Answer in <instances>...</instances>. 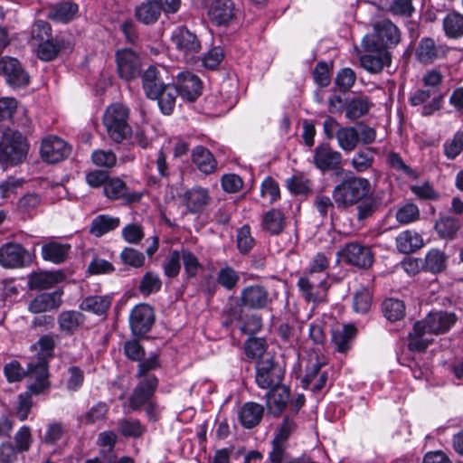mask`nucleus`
<instances>
[{
  "mask_svg": "<svg viewBox=\"0 0 463 463\" xmlns=\"http://www.w3.org/2000/svg\"><path fill=\"white\" fill-rule=\"evenodd\" d=\"M128 119L129 109L122 103H113L106 109L102 121L108 137L113 142L120 144L132 136Z\"/></svg>",
  "mask_w": 463,
  "mask_h": 463,
  "instance_id": "obj_1",
  "label": "nucleus"
},
{
  "mask_svg": "<svg viewBox=\"0 0 463 463\" xmlns=\"http://www.w3.org/2000/svg\"><path fill=\"white\" fill-rule=\"evenodd\" d=\"M371 194V184L361 176H349L343 179L333 190V198L338 206H354Z\"/></svg>",
  "mask_w": 463,
  "mask_h": 463,
  "instance_id": "obj_2",
  "label": "nucleus"
},
{
  "mask_svg": "<svg viewBox=\"0 0 463 463\" xmlns=\"http://www.w3.org/2000/svg\"><path fill=\"white\" fill-rule=\"evenodd\" d=\"M28 149L29 144L22 133L10 129L5 131L0 139V164L8 167L23 163Z\"/></svg>",
  "mask_w": 463,
  "mask_h": 463,
  "instance_id": "obj_3",
  "label": "nucleus"
},
{
  "mask_svg": "<svg viewBox=\"0 0 463 463\" xmlns=\"http://www.w3.org/2000/svg\"><path fill=\"white\" fill-rule=\"evenodd\" d=\"M29 374L34 376L35 383L29 385L28 390L19 394L18 402L15 407V415L24 421L27 419L28 414L32 408V395L39 394L47 387L48 371L47 365L44 362H38L36 364H30L28 366Z\"/></svg>",
  "mask_w": 463,
  "mask_h": 463,
  "instance_id": "obj_4",
  "label": "nucleus"
},
{
  "mask_svg": "<svg viewBox=\"0 0 463 463\" xmlns=\"http://www.w3.org/2000/svg\"><path fill=\"white\" fill-rule=\"evenodd\" d=\"M401 41L398 27L390 20H382L373 26V33L366 34L362 42L364 51H387Z\"/></svg>",
  "mask_w": 463,
  "mask_h": 463,
  "instance_id": "obj_5",
  "label": "nucleus"
},
{
  "mask_svg": "<svg viewBox=\"0 0 463 463\" xmlns=\"http://www.w3.org/2000/svg\"><path fill=\"white\" fill-rule=\"evenodd\" d=\"M255 382L261 389H271L281 384L284 377L282 368L274 362L273 356H265L255 366Z\"/></svg>",
  "mask_w": 463,
  "mask_h": 463,
  "instance_id": "obj_6",
  "label": "nucleus"
},
{
  "mask_svg": "<svg viewBox=\"0 0 463 463\" xmlns=\"http://www.w3.org/2000/svg\"><path fill=\"white\" fill-rule=\"evenodd\" d=\"M172 41L177 51L187 61H193L202 49L197 35L184 26L177 27L174 31Z\"/></svg>",
  "mask_w": 463,
  "mask_h": 463,
  "instance_id": "obj_7",
  "label": "nucleus"
},
{
  "mask_svg": "<svg viewBox=\"0 0 463 463\" xmlns=\"http://www.w3.org/2000/svg\"><path fill=\"white\" fill-rule=\"evenodd\" d=\"M154 308L146 303L135 306L129 314V326L134 335H144L155 324Z\"/></svg>",
  "mask_w": 463,
  "mask_h": 463,
  "instance_id": "obj_8",
  "label": "nucleus"
},
{
  "mask_svg": "<svg viewBox=\"0 0 463 463\" xmlns=\"http://www.w3.org/2000/svg\"><path fill=\"white\" fill-rule=\"evenodd\" d=\"M167 71L162 66H149L141 74L142 89L146 96L150 99L157 98L160 90L165 88L168 83Z\"/></svg>",
  "mask_w": 463,
  "mask_h": 463,
  "instance_id": "obj_9",
  "label": "nucleus"
},
{
  "mask_svg": "<svg viewBox=\"0 0 463 463\" xmlns=\"http://www.w3.org/2000/svg\"><path fill=\"white\" fill-rule=\"evenodd\" d=\"M308 272L306 277L300 278L298 286L302 292L303 297L308 302L321 301L328 288V283L326 274Z\"/></svg>",
  "mask_w": 463,
  "mask_h": 463,
  "instance_id": "obj_10",
  "label": "nucleus"
},
{
  "mask_svg": "<svg viewBox=\"0 0 463 463\" xmlns=\"http://www.w3.org/2000/svg\"><path fill=\"white\" fill-rule=\"evenodd\" d=\"M457 320L458 317L456 314L452 312H430L424 319L416 322V328H424L428 334H445Z\"/></svg>",
  "mask_w": 463,
  "mask_h": 463,
  "instance_id": "obj_11",
  "label": "nucleus"
},
{
  "mask_svg": "<svg viewBox=\"0 0 463 463\" xmlns=\"http://www.w3.org/2000/svg\"><path fill=\"white\" fill-rule=\"evenodd\" d=\"M342 154L335 150L329 143H320L314 149L313 164L323 173L342 169Z\"/></svg>",
  "mask_w": 463,
  "mask_h": 463,
  "instance_id": "obj_12",
  "label": "nucleus"
},
{
  "mask_svg": "<svg viewBox=\"0 0 463 463\" xmlns=\"http://www.w3.org/2000/svg\"><path fill=\"white\" fill-rule=\"evenodd\" d=\"M341 257L346 263L363 269H369L373 263L370 247L356 241L347 243L341 251Z\"/></svg>",
  "mask_w": 463,
  "mask_h": 463,
  "instance_id": "obj_13",
  "label": "nucleus"
},
{
  "mask_svg": "<svg viewBox=\"0 0 463 463\" xmlns=\"http://www.w3.org/2000/svg\"><path fill=\"white\" fill-rule=\"evenodd\" d=\"M0 70V74L5 77L10 86L22 88L29 84V74L17 59L9 56L1 58Z\"/></svg>",
  "mask_w": 463,
  "mask_h": 463,
  "instance_id": "obj_14",
  "label": "nucleus"
},
{
  "mask_svg": "<svg viewBox=\"0 0 463 463\" xmlns=\"http://www.w3.org/2000/svg\"><path fill=\"white\" fill-rule=\"evenodd\" d=\"M117 70L119 77L129 81L140 75L141 61L130 49H122L116 53Z\"/></svg>",
  "mask_w": 463,
  "mask_h": 463,
  "instance_id": "obj_15",
  "label": "nucleus"
},
{
  "mask_svg": "<svg viewBox=\"0 0 463 463\" xmlns=\"http://www.w3.org/2000/svg\"><path fill=\"white\" fill-rule=\"evenodd\" d=\"M70 152L71 149L67 143L56 136L45 137L40 147L42 159L50 164L62 161L70 155Z\"/></svg>",
  "mask_w": 463,
  "mask_h": 463,
  "instance_id": "obj_16",
  "label": "nucleus"
},
{
  "mask_svg": "<svg viewBox=\"0 0 463 463\" xmlns=\"http://www.w3.org/2000/svg\"><path fill=\"white\" fill-rule=\"evenodd\" d=\"M175 88L183 99L194 102L202 94L203 83L194 73L182 71L176 76Z\"/></svg>",
  "mask_w": 463,
  "mask_h": 463,
  "instance_id": "obj_17",
  "label": "nucleus"
},
{
  "mask_svg": "<svg viewBox=\"0 0 463 463\" xmlns=\"http://www.w3.org/2000/svg\"><path fill=\"white\" fill-rule=\"evenodd\" d=\"M104 195L109 200H124L128 204L138 203L143 193L130 192L126 183L119 177L109 178L103 189Z\"/></svg>",
  "mask_w": 463,
  "mask_h": 463,
  "instance_id": "obj_18",
  "label": "nucleus"
},
{
  "mask_svg": "<svg viewBox=\"0 0 463 463\" xmlns=\"http://www.w3.org/2000/svg\"><path fill=\"white\" fill-rule=\"evenodd\" d=\"M27 257V250L19 243L7 242L0 247V265L4 268H22Z\"/></svg>",
  "mask_w": 463,
  "mask_h": 463,
  "instance_id": "obj_19",
  "label": "nucleus"
},
{
  "mask_svg": "<svg viewBox=\"0 0 463 463\" xmlns=\"http://www.w3.org/2000/svg\"><path fill=\"white\" fill-rule=\"evenodd\" d=\"M158 385V379L155 375H147L135 387L129 398L131 410L136 411L146 403L154 395Z\"/></svg>",
  "mask_w": 463,
  "mask_h": 463,
  "instance_id": "obj_20",
  "label": "nucleus"
},
{
  "mask_svg": "<svg viewBox=\"0 0 463 463\" xmlns=\"http://www.w3.org/2000/svg\"><path fill=\"white\" fill-rule=\"evenodd\" d=\"M442 98V94H436L431 90H416L411 95L409 101L412 106L423 105L421 114L429 116L441 108Z\"/></svg>",
  "mask_w": 463,
  "mask_h": 463,
  "instance_id": "obj_21",
  "label": "nucleus"
},
{
  "mask_svg": "<svg viewBox=\"0 0 463 463\" xmlns=\"http://www.w3.org/2000/svg\"><path fill=\"white\" fill-rule=\"evenodd\" d=\"M242 306L251 309H261L270 303L269 292L260 285L249 286L242 289L241 294Z\"/></svg>",
  "mask_w": 463,
  "mask_h": 463,
  "instance_id": "obj_22",
  "label": "nucleus"
},
{
  "mask_svg": "<svg viewBox=\"0 0 463 463\" xmlns=\"http://www.w3.org/2000/svg\"><path fill=\"white\" fill-rule=\"evenodd\" d=\"M208 14L217 25H227L235 16L234 4L232 0H214L210 6Z\"/></svg>",
  "mask_w": 463,
  "mask_h": 463,
  "instance_id": "obj_23",
  "label": "nucleus"
},
{
  "mask_svg": "<svg viewBox=\"0 0 463 463\" xmlns=\"http://www.w3.org/2000/svg\"><path fill=\"white\" fill-rule=\"evenodd\" d=\"M290 392L285 385L271 388L266 394L267 408L269 413L279 416L287 407Z\"/></svg>",
  "mask_w": 463,
  "mask_h": 463,
  "instance_id": "obj_24",
  "label": "nucleus"
},
{
  "mask_svg": "<svg viewBox=\"0 0 463 463\" xmlns=\"http://www.w3.org/2000/svg\"><path fill=\"white\" fill-rule=\"evenodd\" d=\"M446 50L441 45H437L433 39L422 38L416 49L417 59L425 64L432 63L435 60L445 56Z\"/></svg>",
  "mask_w": 463,
  "mask_h": 463,
  "instance_id": "obj_25",
  "label": "nucleus"
},
{
  "mask_svg": "<svg viewBox=\"0 0 463 463\" xmlns=\"http://www.w3.org/2000/svg\"><path fill=\"white\" fill-rule=\"evenodd\" d=\"M360 57L361 66L369 72L377 73L391 63V54L388 51H366Z\"/></svg>",
  "mask_w": 463,
  "mask_h": 463,
  "instance_id": "obj_26",
  "label": "nucleus"
},
{
  "mask_svg": "<svg viewBox=\"0 0 463 463\" xmlns=\"http://www.w3.org/2000/svg\"><path fill=\"white\" fill-rule=\"evenodd\" d=\"M65 275L62 271H42L29 277L28 285L31 289L43 290L50 288L63 281Z\"/></svg>",
  "mask_w": 463,
  "mask_h": 463,
  "instance_id": "obj_27",
  "label": "nucleus"
},
{
  "mask_svg": "<svg viewBox=\"0 0 463 463\" xmlns=\"http://www.w3.org/2000/svg\"><path fill=\"white\" fill-rule=\"evenodd\" d=\"M263 413L264 408L262 405L257 402H248L240 408L238 417L244 428L251 429L260 422Z\"/></svg>",
  "mask_w": 463,
  "mask_h": 463,
  "instance_id": "obj_28",
  "label": "nucleus"
},
{
  "mask_svg": "<svg viewBox=\"0 0 463 463\" xmlns=\"http://www.w3.org/2000/svg\"><path fill=\"white\" fill-rule=\"evenodd\" d=\"M61 291L42 293L30 302L28 309L32 313L39 314L58 308L61 303Z\"/></svg>",
  "mask_w": 463,
  "mask_h": 463,
  "instance_id": "obj_29",
  "label": "nucleus"
},
{
  "mask_svg": "<svg viewBox=\"0 0 463 463\" xmlns=\"http://www.w3.org/2000/svg\"><path fill=\"white\" fill-rule=\"evenodd\" d=\"M286 226V217L279 209L272 208L263 214L261 228L270 235L280 234Z\"/></svg>",
  "mask_w": 463,
  "mask_h": 463,
  "instance_id": "obj_30",
  "label": "nucleus"
},
{
  "mask_svg": "<svg viewBox=\"0 0 463 463\" xmlns=\"http://www.w3.org/2000/svg\"><path fill=\"white\" fill-rule=\"evenodd\" d=\"M162 10V5L158 1L148 0L136 7L135 16L144 24H152L158 20Z\"/></svg>",
  "mask_w": 463,
  "mask_h": 463,
  "instance_id": "obj_31",
  "label": "nucleus"
},
{
  "mask_svg": "<svg viewBox=\"0 0 463 463\" xmlns=\"http://www.w3.org/2000/svg\"><path fill=\"white\" fill-rule=\"evenodd\" d=\"M70 251V244L57 241H50L42 247V256L43 260L55 264L63 263L68 259Z\"/></svg>",
  "mask_w": 463,
  "mask_h": 463,
  "instance_id": "obj_32",
  "label": "nucleus"
},
{
  "mask_svg": "<svg viewBox=\"0 0 463 463\" xmlns=\"http://www.w3.org/2000/svg\"><path fill=\"white\" fill-rule=\"evenodd\" d=\"M356 328L353 325H345L341 328L335 329L332 334V343L339 353L347 352L352 341L356 335Z\"/></svg>",
  "mask_w": 463,
  "mask_h": 463,
  "instance_id": "obj_33",
  "label": "nucleus"
},
{
  "mask_svg": "<svg viewBox=\"0 0 463 463\" xmlns=\"http://www.w3.org/2000/svg\"><path fill=\"white\" fill-rule=\"evenodd\" d=\"M209 199L208 191L200 187L193 188L184 194L186 208L193 213L202 212L208 204Z\"/></svg>",
  "mask_w": 463,
  "mask_h": 463,
  "instance_id": "obj_34",
  "label": "nucleus"
},
{
  "mask_svg": "<svg viewBox=\"0 0 463 463\" xmlns=\"http://www.w3.org/2000/svg\"><path fill=\"white\" fill-rule=\"evenodd\" d=\"M192 161L204 174L213 173L217 166L213 154L203 146H197L193 149Z\"/></svg>",
  "mask_w": 463,
  "mask_h": 463,
  "instance_id": "obj_35",
  "label": "nucleus"
},
{
  "mask_svg": "<svg viewBox=\"0 0 463 463\" xmlns=\"http://www.w3.org/2000/svg\"><path fill=\"white\" fill-rule=\"evenodd\" d=\"M423 246L421 236L414 231H404L396 238V247L402 253L409 254Z\"/></svg>",
  "mask_w": 463,
  "mask_h": 463,
  "instance_id": "obj_36",
  "label": "nucleus"
},
{
  "mask_svg": "<svg viewBox=\"0 0 463 463\" xmlns=\"http://www.w3.org/2000/svg\"><path fill=\"white\" fill-rule=\"evenodd\" d=\"M119 224L120 220L118 217L99 214L92 220L90 232L96 237H101L104 234L116 230Z\"/></svg>",
  "mask_w": 463,
  "mask_h": 463,
  "instance_id": "obj_37",
  "label": "nucleus"
},
{
  "mask_svg": "<svg viewBox=\"0 0 463 463\" xmlns=\"http://www.w3.org/2000/svg\"><path fill=\"white\" fill-rule=\"evenodd\" d=\"M110 305L111 298L109 296H90L83 298L80 304V308L82 311L101 316L107 313Z\"/></svg>",
  "mask_w": 463,
  "mask_h": 463,
  "instance_id": "obj_38",
  "label": "nucleus"
},
{
  "mask_svg": "<svg viewBox=\"0 0 463 463\" xmlns=\"http://www.w3.org/2000/svg\"><path fill=\"white\" fill-rule=\"evenodd\" d=\"M445 35L450 39L463 36V14L458 12H450L442 22Z\"/></svg>",
  "mask_w": 463,
  "mask_h": 463,
  "instance_id": "obj_39",
  "label": "nucleus"
},
{
  "mask_svg": "<svg viewBox=\"0 0 463 463\" xmlns=\"http://www.w3.org/2000/svg\"><path fill=\"white\" fill-rule=\"evenodd\" d=\"M371 107L367 96H357L350 99L345 106V117L350 120H356L368 113Z\"/></svg>",
  "mask_w": 463,
  "mask_h": 463,
  "instance_id": "obj_40",
  "label": "nucleus"
},
{
  "mask_svg": "<svg viewBox=\"0 0 463 463\" xmlns=\"http://www.w3.org/2000/svg\"><path fill=\"white\" fill-rule=\"evenodd\" d=\"M84 320V315L74 310L63 311L58 317L59 327L66 334H72Z\"/></svg>",
  "mask_w": 463,
  "mask_h": 463,
  "instance_id": "obj_41",
  "label": "nucleus"
},
{
  "mask_svg": "<svg viewBox=\"0 0 463 463\" xmlns=\"http://www.w3.org/2000/svg\"><path fill=\"white\" fill-rule=\"evenodd\" d=\"M177 95H179V93L175 86L169 82L165 85L164 90H160L158 97L155 98V99L157 100V104L163 114L171 115L173 113Z\"/></svg>",
  "mask_w": 463,
  "mask_h": 463,
  "instance_id": "obj_42",
  "label": "nucleus"
},
{
  "mask_svg": "<svg viewBox=\"0 0 463 463\" xmlns=\"http://www.w3.org/2000/svg\"><path fill=\"white\" fill-rule=\"evenodd\" d=\"M338 146L345 152L354 151L359 144L358 130L354 127H343L337 134Z\"/></svg>",
  "mask_w": 463,
  "mask_h": 463,
  "instance_id": "obj_43",
  "label": "nucleus"
},
{
  "mask_svg": "<svg viewBox=\"0 0 463 463\" xmlns=\"http://www.w3.org/2000/svg\"><path fill=\"white\" fill-rule=\"evenodd\" d=\"M434 228L440 238L453 239L460 228V222L455 217L442 216L436 221Z\"/></svg>",
  "mask_w": 463,
  "mask_h": 463,
  "instance_id": "obj_44",
  "label": "nucleus"
},
{
  "mask_svg": "<svg viewBox=\"0 0 463 463\" xmlns=\"http://www.w3.org/2000/svg\"><path fill=\"white\" fill-rule=\"evenodd\" d=\"M376 150L373 147H366L355 152L351 159V165L357 173L369 170L373 164Z\"/></svg>",
  "mask_w": 463,
  "mask_h": 463,
  "instance_id": "obj_45",
  "label": "nucleus"
},
{
  "mask_svg": "<svg viewBox=\"0 0 463 463\" xmlns=\"http://www.w3.org/2000/svg\"><path fill=\"white\" fill-rule=\"evenodd\" d=\"M267 344L263 338H249L244 343V352L248 359L252 361L264 360L265 356H272L266 352Z\"/></svg>",
  "mask_w": 463,
  "mask_h": 463,
  "instance_id": "obj_46",
  "label": "nucleus"
},
{
  "mask_svg": "<svg viewBox=\"0 0 463 463\" xmlns=\"http://www.w3.org/2000/svg\"><path fill=\"white\" fill-rule=\"evenodd\" d=\"M118 431L125 438L139 439L146 431V427L138 420L121 419L118 422Z\"/></svg>",
  "mask_w": 463,
  "mask_h": 463,
  "instance_id": "obj_47",
  "label": "nucleus"
},
{
  "mask_svg": "<svg viewBox=\"0 0 463 463\" xmlns=\"http://www.w3.org/2000/svg\"><path fill=\"white\" fill-rule=\"evenodd\" d=\"M383 316L391 322L403 318L405 315V305L403 301L397 298H387L382 304Z\"/></svg>",
  "mask_w": 463,
  "mask_h": 463,
  "instance_id": "obj_48",
  "label": "nucleus"
},
{
  "mask_svg": "<svg viewBox=\"0 0 463 463\" xmlns=\"http://www.w3.org/2000/svg\"><path fill=\"white\" fill-rule=\"evenodd\" d=\"M381 204L380 199L376 196H373L372 194L363 199L356 205L357 220L359 222L364 221L371 218L376 211L379 209Z\"/></svg>",
  "mask_w": 463,
  "mask_h": 463,
  "instance_id": "obj_49",
  "label": "nucleus"
},
{
  "mask_svg": "<svg viewBox=\"0 0 463 463\" xmlns=\"http://www.w3.org/2000/svg\"><path fill=\"white\" fill-rule=\"evenodd\" d=\"M217 283L226 290H232L240 281V275L230 266L221 268L216 274Z\"/></svg>",
  "mask_w": 463,
  "mask_h": 463,
  "instance_id": "obj_50",
  "label": "nucleus"
},
{
  "mask_svg": "<svg viewBox=\"0 0 463 463\" xmlns=\"http://www.w3.org/2000/svg\"><path fill=\"white\" fill-rule=\"evenodd\" d=\"M162 281L159 276L153 272L147 271L142 277L138 290L144 296H149L153 293H156L161 289Z\"/></svg>",
  "mask_w": 463,
  "mask_h": 463,
  "instance_id": "obj_51",
  "label": "nucleus"
},
{
  "mask_svg": "<svg viewBox=\"0 0 463 463\" xmlns=\"http://www.w3.org/2000/svg\"><path fill=\"white\" fill-rule=\"evenodd\" d=\"M447 257L439 250H430L425 257V269L432 273H439L446 268Z\"/></svg>",
  "mask_w": 463,
  "mask_h": 463,
  "instance_id": "obj_52",
  "label": "nucleus"
},
{
  "mask_svg": "<svg viewBox=\"0 0 463 463\" xmlns=\"http://www.w3.org/2000/svg\"><path fill=\"white\" fill-rule=\"evenodd\" d=\"M92 163L99 167L112 168L117 164V156L112 150L97 149L91 154Z\"/></svg>",
  "mask_w": 463,
  "mask_h": 463,
  "instance_id": "obj_53",
  "label": "nucleus"
},
{
  "mask_svg": "<svg viewBox=\"0 0 463 463\" xmlns=\"http://www.w3.org/2000/svg\"><path fill=\"white\" fill-rule=\"evenodd\" d=\"M78 12V5L71 2H63L52 9V18L59 22H68Z\"/></svg>",
  "mask_w": 463,
  "mask_h": 463,
  "instance_id": "obj_54",
  "label": "nucleus"
},
{
  "mask_svg": "<svg viewBox=\"0 0 463 463\" xmlns=\"http://www.w3.org/2000/svg\"><path fill=\"white\" fill-rule=\"evenodd\" d=\"M120 260L125 265L130 266L135 269H139L145 264V255L130 247H126L120 253Z\"/></svg>",
  "mask_w": 463,
  "mask_h": 463,
  "instance_id": "obj_55",
  "label": "nucleus"
},
{
  "mask_svg": "<svg viewBox=\"0 0 463 463\" xmlns=\"http://www.w3.org/2000/svg\"><path fill=\"white\" fill-rule=\"evenodd\" d=\"M428 334L424 328H416V323L413 326L412 331L409 333V349L411 351L423 352L429 345V341L423 338V335Z\"/></svg>",
  "mask_w": 463,
  "mask_h": 463,
  "instance_id": "obj_56",
  "label": "nucleus"
},
{
  "mask_svg": "<svg viewBox=\"0 0 463 463\" xmlns=\"http://www.w3.org/2000/svg\"><path fill=\"white\" fill-rule=\"evenodd\" d=\"M108 411L109 405L104 402H99L81 417V420L87 424H93L104 420Z\"/></svg>",
  "mask_w": 463,
  "mask_h": 463,
  "instance_id": "obj_57",
  "label": "nucleus"
},
{
  "mask_svg": "<svg viewBox=\"0 0 463 463\" xmlns=\"http://www.w3.org/2000/svg\"><path fill=\"white\" fill-rule=\"evenodd\" d=\"M372 305V293L369 289L363 288L354 296V309L356 313L365 314L370 310Z\"/></svg>",
  "mask_w": 463,
  "mask_h": 463,
  "instance_id": "obj_58",
  "label": "nucleus"
},
{
  "mask_svg": "<svg viewBox=\"0 0 463 463\" xmlns=\"http://www.w3.org/2000/svg\"><path fill=\"white\" fill-rule=\"evenodd\" d=\"M420 217V210L414 203H407L396 213V220L401 224H409L417 221Z\"/></svg>",
  "mask_w": 463,
  "mask_h": 463,
  "instance_id": "obj_59",
  "label": "nucleus"
},
{
  "mask_svg": "<svg viewBox=\"0 0 463 463\" xmlns=\"http://www.w3.org/2000/svg\"><path fill=\"white\" fill-rule=\"evenodd\" d=\"M179 253L187 277H194L201 267L197 257L187 249H182Z\"/></svg>",
  "mask_w": 463,
  "mask_h": 463,
  "instance_id": "obj_60",
  "label": "nucleus"
},
{
  "mask_svg": "<svg viewBox=\"0 0 463 463\" xmlns=\"http://www.w3.org/2000/svg\"><path fill=\"white\" fill-rule=\"evenodd\" d=\"M59 52L60 45L52 39H46L39 44L37 55L43 61H52L57 56Z\"/></svg>",
  "mask_w": 463,
  "mask_h": 463,
  "instance_id": "obj_61",
  "label": "nucleus"
},
{
  "mask_svg": "<svg viewBox=\"0 0 463 463\" xmlns=\"http://www.w3.org/2000/svg\"><path fill=\"white\" fill-rule=\"evenodd\" d=\"M356 80L355 72L350 68H344L338 71L335 82L341 91L349 90Z\"/></svg>",
  "mask_w": 463,
  "mask_h": 463,
  "instance_id": "obj_62",
  "label": "nucleus"
},
{
  "mask_svg": "<svg viewBox=\"0 0 463 463\" xmlns=\"http://www.w3.org/2000/svg\"><path fill=\"white\" fill-rule=\"evenodd\" d=\"M387 161L392 169L403 174L408 177H417L415 171L404 163L398 153L391 152L387 156Z\"/></svg>",
  "mask_w": 463,
  "mask_h": 463,
  "instance_id": "obj_63",
  "label": "nucleus"
},
{
  "mask_svg": "<svg viewBox=\"0 0 463 463\" xmlns=\"http://www.w3.org/2000/svg\"><path fill=\"white\" fill-rule=\"evenodd\" d=\"M123 239L130 244H137L144 238L143 227L137 223H130L122 229Z\"/></svg>",
  "mask_w": 463,
  "mask_h": 463,
  "instance_id": "obj_64",
  "label": "nucleus"
}]
</instances>
